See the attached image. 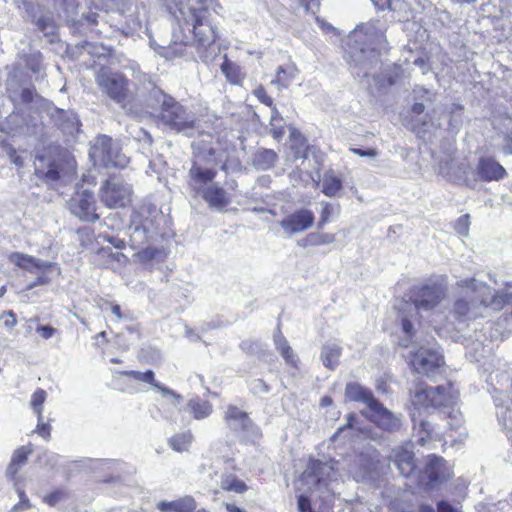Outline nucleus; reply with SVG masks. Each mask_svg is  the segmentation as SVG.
I'll return each instance as SVG.
<instances>
[{"label": "nucleus", "mask_w": 512, "mask_h": 512, "mask_svg": "<svg viewBox=\"0 0 512 512\" xmlns=\"http://www.w3.org/2000/svg\"><path fill=\"white\" fill-rule=\"evenodd\" d=\"M196 6L180 3L174 12L175 20L179 25L180 32L172 34V45L170 49L176 56L183 55L174 46H186L190 43V36L184 33L186 28L193 33V45L195 46L200 59L208 62L216 55L215 41L218 37L216 26L213 24L211 13H217L219 4L217 0H195Z\"/></svg>", "instance_id": "1"}, {"label": "nucleus", "mask_w": 512, "mask_h": 512, "mask_svg": "<svg viewBox=\"0 0 512 512\" xmlns=\"http://www.w3.org/2000/svg\"><path fill=\"white\" fill-rule=\"evenodd\" d=\"M387 28L385 21L377 19L358 25L349 34L345 57L355 77H369L379 65L380 56L388 52Z\"/></svg>", "instance_id": "2"}, {"label": "nucleus", "mask_w": 512, "mask_h": 512, "mask_svg": "<svg viewBox=\"0 0 512 512\" xmlns=\"http://www.w3.org/2000/svg\"><path fill=\"white\" fill-rule=\"evenodd\" d=\"M459 397L458 390L452 383L439 385L437 387H417L412 395V406L410 416L414 429L418 434V443L424 446L433 439V426L422 416V410L429 408H440L447 410L444 414L451 419L448 422L451 429H458L462 423V415L455 409Z\"/></svg>", "instance_id": "3"}, {"label": "nucleus", "mask_w": 512, "mask_h": 512, "mask_svg": "<svg viewBox=\"0 0 512 512\" xmlns=\"http://www.w3.org/2000/svg\"><path fill=\"white\" fill-rule=\"evenodd\" d=\"M165 224L164 214L154 204L144 203L132 212L128 228L130 245L138 250L136 256L141 262L165 257L164 250L154 246L164 237Z\"/></svg>", "instance_id": "4"}, {"label": "nucleus", "mask_w": 512, "mask_h": 512, "mask_svg": "<svg viewBox=\"0 0 512 512\" xmlns=\"http://www.w3.org/2000/svg\"><path fill=\"white\" fill-rule=\"evenodd\" d=\"M456 285L473 294L469 299L458 298L453 304V314L460 321L485 317L489 309L499 311L512 301V293L504 291L493 293L492 289L486 283L478 281L475 278L458 280Z\"/></svg>", "instance_id": "5"}, {"label": "nucleus", "mask_w": 512, "mask_h": 512, "mask_svg": "<svg viewBox=\"0 0 512 512\" xmlns=\"http://www.w3.org/2000/svg\"><path fill=\"white\" fill-rule=\"evenodd\" d=\"M146 101L147 106L154 110L159 123L165 128L181 132L193 127L195 121L193 114L160 88L153 87Z\"/></svg>", "instance_id": "6"}, {"label": "nucleus", "mask_w": 512, "mask_h": 512, "mask_svg": "<svg viewBox=\"0 0 512 512\" xmlns=\"http://www.w3.org/2000/svg\"><path fill=\"white\" fill-rule=\"evenodd\" d=\"M447 291V278L434 277L419 286H414L410 292V300L417 313L433 312L447 298Z\"/></svg>", "instance_id": "7"}, {"label": "nucleus", "mask_w": 512, "mask_h": 512, "mask_svg": "<svg viewBox=\"0 0 512 512\" xmlns=\"http://www.w3.org/2000/svg\"><path fill=\"white\" fill-rule=\"evenodd\" d=\"M89 156L95 166L124 168L129 159L121 152L119 144L106 135L99 136L91 146Z\"/></svg>", "instance_id": "8"}, {"label": "nucleus", "mask_w": 512, "mask_h": 512, "mask_svg": "<svg viewBox=\"0 0 512 512\" xmlns=\"http://www.w3.org/2000/svg\"><path fill=\"white\" fill-rule=\"evenodd\" d=\"M337 462H321L319 460L312 461L307 469L302 473L299 479L301 487L308 491L313 489L325 488L333 491L330 485L337 481L338 467Z\"/></svg>", "instance_id": "9"}, {"label": "nucleus", "mask_w": 512, "mask_h": 512, "mask_svg": "<svg viewBox=\"0 0 512 512\" xmlns=\"http://www.w3.org/2000/svg\"><path fill=\"white\" fill-rule=\"evenodd\" d=\"M95 82L103 94L123 109L126 108L131 96L128 89V80L121 73L113 72L108 68H101L96 73Z\"/></svg>", "instance_id": "10"}, {"label": "nucleus", "mask_w": 512, "mask_h": 512, "mask_svg": "<svg viewBox=\"0 0 512 512\" xmlns=\"http://www.w3.org/2000/svg\"><path fill=\"white\" fill-rule=\"evenodd\" d=\"M43 0H15L18 8L23 10L24 17L35 23L45 35L54 34L56 26L53 14L46 10Z\"/></svg>", "instance_id": "11"}, {"label": "nucleus", "mask_w": 512, "mask_h": 512, "mask_svg": "<svg viewBox=\"0 0 512 512\" xmlns=\"http://www.w3.org/2000/svg\"><path fill=\"white\" fill-rule=\"evenodd\" d=\"M132 188L118 177H110L100 188V199L109 208L125 207L131 201Z\"/></svg>", "instance_id": "12"}, {"label": "nucleus", "mask_w": 512, "mask_h": 512, "mask_svg": "<svg viewBox=\"0 0 512 512\" xmlns=\"http://www.w3.org/2000/svg\"><path fill=\"white\" fill-rule=\"evenodd\" d=\"M444 363L443 356L436 346H420L412 352L411 365L418 374L430 376Z\"/></svg>", "instance_id": "13"}, {"label": "nucleus", "mask_w": 512, "mask_h": 512, "mask_svg": "<svg viewBox=\"0 0 512 512\" xmlns=\"http://www.w3.org/2000/svg\"><path fill=\"white\" fill-rule=\"evenodd\" d=\"M69 208L71 213L82 221L95 222L99 219L94 195L87 190L76 192L69 201Z\"/></svg>", "instance_id": "14"}, {"label": "nucleus", "mask_w": 512, "mask_h": 512, "mask_svg": "<svg viewBox=\"0 0 512 512\" xmlns=\"http://www.w3.org/2000/svg\"><path fill=\"white\" fill-rule=\"evenodd\" d=\"M362 414L384 431L395 432L402 425L400 416L392 413L378 400L375 401V405H372L368 411H362Z\"/></svg>", "instance_id": "15"}, {"label": "nucleus", "mask_w": 512, "mask_h": 512, "mask_svg": "<svg viewBox=\"0 0 512 512\" xmlns=\"http://www.w3.org/2000/svg\"><path fill=\"white\" fill-rule=\"evenodd\" d=\"M314 220L315 216L311 210L301 208L284 217L279 225L288 236H292L309 229Z\"/></svg>", "instance_id": "16"}, {"label": "nucleus", "mask_w": 512, "mask_h": 512, "mask_svg": "<svg viewBox=\"0 0 512 512\" xmlns=\"http://www.w3.org/2000/svg\"><path fill=\"white\" fill-rule=\"evenodd\" d=\"M228 427L235 432H242L246 436H257L259 429L253 424L248 414L234 405H229L224 416Z\"/></svg>", "instance_id": "17"}, {"label": "nucleus", "mask_w": 512, "mask_h": 512, "mask_svg": "<svg viewBox=\"0 0 512 512\" xmlns=\"http://www.w3.org/2000/svg\"><path fill=\"white\" fill-rule=\"evenodd\" d=\"M376 461L369 454H359L347 464V472L357 482L375 478Z\"/></svg>", "instance_id": "18"}, {"label": "nucleus", "mask_w": 512, "mask_h": 512, "mask_svg": "<svg viewBox=\"0 0 512 512\" xmlns=\"http://www.w3.org/2000/svg\"><path fill=\"white\" fill-rule=\"evenodd\" d=\"M391 457L395 467L404 477L412 475L417 468L415 455L409 444L394 448Z\"/></svg>", "instance_id": "19"}, {"label": "nucleus", "mask_w": 512, "mask_h": 512, "mask_svg": "<svg viewBox=\"0 0 512 512\" xmlns=\"http://www.w3.org/2000/svg\"><path fill=\"white\" fill-rule=\"evenodd\" d=\"M34 166L36 176L51 186L56 185L61 179L60 166L50 157H36Z\"/></svg>", "instance_id": "20"}, {"label": "nucleus", "mask_w": 512, "mask_h": 512, "mask_svg": "<svg viewBox=\"0 0 512 512\" xmlns=\"http://www.w3.org/2000/svg\"><path fill=\"white\" fill-rule=\"evenodd\" d=\"M448 477L449 471L445 466V460L441 457L430 455L423 472V479L427 478L426 486L433 488Z\"/></svg>", "instance_id": "21"}, {"label": "nucleus", "mask_w": 512, "mask_h": 512, "mask_svg": "<svg viewBox=\"0 0 512 512\" xmlns=\"http://www.w3.org/2000/svg\"><path fill=\"white\" fill-rule=\"evenodd\" d=\"M217 171L213 168L204 167L197 162H193L189 170V186L196 192L200 193L206 184L213 181Z\"/></svg>", "instance_id": "22"}, {"label": "nucleus", "mask_w": 512, "mask_h": 512, "mask_svg": "<svg viewBox=\"0 0 512 512\" xmlns=\"http://www.w3.org/2000/svg\"><path fill=\"white\" fill-rule=\"evenodd\" d=\"M477 175L483 181H497L502 179L506 171L498 162L490 157H482L477 164Z\"/></svg>", "instance_id": "23"}, {"label": "nucleus", "mask_w": 512, "mask_h": 512, "mask_svg": "<svg viewBox=\"0 0 512 512\" xmlns=\"http://www.w3.org/2000/svg\"><path fill=\"white\" fill-rule=\"evenodd\" d=\"M197 502L191 495L167 501L161 500L156 504L160 512H194L197 508Z\"/></svg>", "instance_id": "24"}, {"label": "nucleus", "mask_w": 512, "mask_h": 512, "mask_svg": "<svg viewBox=\"0 0 512 512\" xmlns=\"http://www.w3.org/2000/svg\"><path fill=\"white\" fill-rule=\"evenodd\" d=\"M123 375L130 376L133 379L145 383L151 384L153 387L157 388L164 396H171L174 399H176L177 403H180L182 401V396L177 394L175 391L161 385L157 381H155L154 372L151 370H148L146 372H139V371H124L122 372Z\"/></svg>", "instance_id": "25"}, {"label": "nucleus", "mask_w": 512, "mask_h": 512, "mask_svg": "<svg viewBox=\"0 0 512 512\" xmlns=\"http://www.w3.org/2000/svg\"><path fill=\"white\" fill-rule=\"evenodd\" d=\"M199 194L202 195L203 199L208 203L210 207L216 209H223L229 203V198L226 191L217 184H212L204 188L200 191Z\"/></svg>", "instance_id": "26"}, {"label": "nucleus", "mask_w": 512, "mask_h": 512, "mask_svg": "<svg viewBox=\"0 0 512 512\" xmlns=\"http://www.w3.org/2000/svg\"><path fill=\"white\" fill-rule=\"evenodd\" d=\"M345 394L350 400L363 402L368 409L372 405H375V401L377 400L369 390L356 383L347 384Z\"/></svg>", "instance_id": "27"}, {"label": "nucleus", "mask_w": 512, "mask_h": 512, "mask_svg": "<svg viewBox=\"0 0 512 512\" xmlns=\"http://www.w3.org/2000/svg\"><path fill=\"white\" fill-rule=\"evenodd\" d=\"M185 411L192 415L194 419L202 420L211 415L213 408L207 400L192 398L187 402Z\"/></svg>", "instance_id": "28"}, {"label": "nucleus", "mask_w": 512, "mask_h": 512, "mask_svg": "<svg viewBox=\"0 0 512 512\" xmlns=\"http://www.w3.org/2000/svg\"><path fill=\"white\" fill-rule=\"evenodd\" d=\"M278 160L277 153L272 149L260 148L253 155V166L260 171L269 170Z\"/></svg>", "instance_id": "29"}, {"label": "nucleus", "mask_w": 512, "mask_h": 512, "mask_svg": "<svg viewBox=\"0 0 512 512\" xmlns=\"http://www.w3.org/2000/svg\"><path fill=\"white\" fill-rule=\"evenodd\" d=\"M297 68L294 65L279 66L271 85L276 86L279 91L290 86L297 75Z\"/></svg>", "instance_id": "30"}, {"label": "nucleus", "mask_w": 512, "mask_h": 512, "mask_svg": "<svg viewBox=\"0 0 512 512\" xmlns=\"http://www.w3.org/2000/svg\"><path fill=\"white\" fill-rule=\"evenodd\" d=\"M10 261L17 266L24 268V269H31V268H52L54 266L51 262L42 261L40 259L34 258L32 256H28L22 253H12L9 257Z\"/></svg>", "instance_id": "31"}, {"label": "nucleus", "mask_w": 512, "mask_h": 512, "mask_svg": "<svg viewBox=\"0 0 512 512\" xmlns=\"http://www.w3.org/2000/svg\"><path fill=\"white\" fill-rule=\"evenodd\" d=\"M341 353L342 347L338 344H325L321 351V360L323 365L330 370H334L339 364Z\"/></svg>", "instance_id": "32"}, {"label": "nucleus", "mask_w": 512, "mask_h": 512, "mask_svg": "<svg viewBox=\"0 0 512 512\" xmlns=\"http://www.w3.org/2000/svg\"><path fill=\"white\" fill-rule=\"evenodd\" d=\"M32 450L26 446H22L17 449L12 456L11 462L6 470V475L13 478L20 468L26 463L28 455L31 454Z\"/></svg>", "instance_id": "33"}, {"label": "nucleus", "mask_w": 512, "mask_h": 512, "mask_svg": "<svg viewBox=\"0 0 512 512\" xmlns=\"http://www.w3.org/2000/svg\"><path fill=\"white\" fill-rule=\"evenodd\" d=\"M274 343L276 349L285 359L286 363L292 366H296L297 357L293 352V349L290 347L286 338L282 335L281 331L278 329L277 333L274 335Z\"/></svg>", "instance_id": "34"}, {"label": "nucleus", "mask_w": 512, "mask_h": 512, "mask_svg": "<svg viewBox=\"0 0 512 512\" xmlns=\"http://www.w3.org/2000/svg\"><path fill=\"white\" fill-rule=\"evenodd\" d=\"M220 487L225 491L242 494L248 490L247 485L233 473H223L220 480Z\"/></svg>", "instance_id": "35"}, {"label": "nucleus", "mask_w": 512, "mask_h": 512, "mask_svg": "<svg viewBox=\"0 0 512 512\" xmlns=\"http://www.w3.org/2000/svg\"><path fill=\"white\" fill-rule=\"evenodd\" d=\"M335 240H336V236L334 234L322 233V232H312V233H309L302 240L301 245L303 247L328 245V244L334 243Z\"/></svg>", "instance_id": "36"}, {"label": "nucleus", "mask_w": 512, "mask_h": 512, "mask_svg": "<svg viewBox=\"0 0 512 512\" xmlns=\"http://www.w3.org/2000/svg\"><path fill=\"white\" fill-rule=\"evenodd\" d=\"M342 189V181L333 173H325L322 180V192L328 197H334Z\"/></svg>", "instance_id": "37"}, {"label": "nucleus", "mask_w": 512, "mask_h": 512, "mask_svg": "<svg viewBox=\"0 0 512 512\" xmlns=\"http://www.w3.org/2000/svg\"><path fill=\"white\" fill-rule=\"evenodd\" d=\"M221 71L231 84H240L243 79L240 67L228 60L227 57L221 64Z\"/></svg>", "instance_id": "38"}, {"label": "nucleus", "mask_w": 512, "mask_h": 512, "mask_svg": "<svg viewBox=\"0 0 512 512\" xmlns=\"http://www.w3.org/2000/svg\"><path fill=\"white\" fill-rule=\"evenodd\" d=\"M9 97L17 105L18 104L27 105V104L34 102L35 99L38 98L39 96L36 93L35 88L25 87V88L21 89L20 92L10 91Z\"/></svg>", "instance_id": "39"}, {"label": "nucleus", "mask_w": 512, "mask_h": 512, "mask_svg": "<svg viewBox=\"0 0 512 512\" xmlns=\"http://www.w3.org/2000/svg\"><path fill=\"white\" fill-rule=\"evenodd\" d=\"M389 9L397 14L398 21H408L413 17L412 7L406 0H393Z\"/></svg>", "instance_id": "40"}, {"label": "nucleus", "mask_w": 512, "mask_h": 512, "mask_svg": "<svg viewBox=\"0 0 512 512\" xmlns=\"http://www.w3.org/2000/svg\"><path fill=\"white\" fill-rule=\"evenodd\" d=\"M192 442V434L188 432L178 433L169 439L170 447L177 451H187Z\"/></svg>", "instance_id": "41"}, {"label": "nucleus", "mask_w": 512, "mask_h": 512, "mask_svg": "<svg viewBox=\"0 0 512 512\" xmlns=\"http://www.w3.org/2000/svg\"><path fill=\"white\" fill-rule=\"evenodd\" d=\"M497 407V416L500 424L507 430L512 431V401L509 405L503 406L495 399Z\"/></svg>", "instance_id": "42"}, {"label": "nucleus", "mask_w": 512, "mask_h": 512, "mask_svg": "<svg viewBox=\"0 0 512 512\" xmlns=\"http://www.w3.org/2000/svg\"><path fill=\"white\" fill-rule=\"evenodd\" d=\"M46 398L47 393L45 390L41 388L35 390V392L31 396L30 407L36 414L37 418H41V415H43V404L45 403Z\"/></svg>", "instance_id": "43"}, {"label": "nucleus", "mask_w": 512, "mask_h": 512, "mask_svg": "<svg viewBox=\"0 0 512 512\" xmlns=\"http://www.w3.org/2000/svg\"><path fill=\"white\" fill-rule=\"evenodd\" d=\"M462 110L463 107L460 104H452L449 108V121L448 126L451 131H458L462 124Z\"/></svg>", "instance_id": "44"}, {"label": "nucleus", "mask_w": 512, "mask_h": 512, "mask_svg": "<svg viewBox=\"0 0 512 512\" xmlns=\"http://www.w3.org/2000/svg\"><path fill=\"white\" fill-rule=\"evenodd\" d=\"M65 20L72 25L76 24L78 4L76 0H60Z\"/></svg>", "instance_id": "45"}, {"label": "nucleus", "mask_w": 512, "mask_h": 512, "mask_svg": "<svg viewBox=\"0 0 512 512\" xmlns=\"http://www.w3.org/2000/svg\"><path fill=\"white\" fill-rule=\"evenodd\" d=\"M322 211L320 214V219L318 221V229H322L330 220L331 218L338 214V207L334 206L327 202H322Z\"/></svg>", "instance_id": "46"}, {"label": "nucleus", "mask_w": 512, "mask_h": 512, "mask_svg": "<svg viewBox=\"0 0 512 512\" xmlns=\"http://www.w3.org/2000/svg\"><path fill=\"white\" fill-rule=\"evenodd\" d=\"M25 61L27 68L33 73H39L43 69L42 54L38 51L28 54Z\"/></svg>", "instance_id": "47"}, {"label": "nucleus", "mask_w": 512, "mask_h": 512, "mask_svg": "<svg viewBox=\"0 0 512 512\" xmlns=\"http://www.w3.org/2000/svg\"><path fill=\"white\" fill-rule=\"evenodd\" d=\"M419 512H436L431 506L422 505ZM437 512H457L447 501H440L437 504Z\"/></svg>", "instance_id": "48"}, {"label": "nucleus", "mask_w": 512, "mask_h": 512, "mask_svg": "<svg viewBox=\"0 0 512 512\" xmlns=\"http://www.w3.org/2000/svg\"><path fill=\"white\" fill-rule=\"evenodd\" d=\"M38 271L37 279L35 282L28 285V289H32L37 285H46L50 282V278L47 273L51 270V268L45 269L43 268H35Z\"/></svg>", "instance_id": "49"}, {"label": "nucleus", "mask_w": 512, "mask_h": 512, "mask_svg": "<svg viewBox=\"0 0 512 512\" xmlns=\"http://www.w3.org/2000/svg\"><path fill=\"white\" fill-rule=\"evenodd\" d=\"M66 497V493L64 490H56L52 493L46 495L43 501L49 506H56L61 500Z\"/></svg>", "instance_id": "50"}, {"label": "nucleus", "mask_w": 512, "mask_h": 512, "mask_svg": "<svg viewBox=\"0 0 512 512\" xmlns=\"http://www.w3.org/2000/svg\"><path fill=\"white\" fill-rule=\"evenodd\" d=\"M250 391L253 394L261 395L269 392V386L261 379H254L249 385Z\"/></svg>", "instance_id": "51"}, {"label": "nucleus", "mask_w": 512, "mask_h": 512, "mask_svg": "<svg viewBox=\"0 0 512 512\" xmlns=\"http://www.w3.org/2000/svg\"><path fill=\"white\" fill-rule=\"evenodd\" d=\"M240 347L248 354H256L261 350V343L253 340H244L241 342Z\"/></svg>", "instance_id": "52"}, {"label": "nucleus", "mask_w": 512, "mask_h": 512, "mask_svg": "<svg viewBox=\"0 0 512 512\" xmlns=\"http://www.w3.org/2000/svg\"><path fill=\"white\" fill-rule=\"evenodd\" d=\"M253 94L261 103L265 104L266 106L272 107L273 99L267 95L266 90L264 89L263 86H258L253 91Z\"/></svg>", "instance_id": "53"}, {"label": "nucleus", "mask_w": 512, "mask_h": 512, "mask_svg": "<svg viewBox=\"0 0 512 512\" xmlns=\"http://www.w3.org/2000/svg\"><path fill=\"white\" fill-rule=\"evenodd\" d=\"M455 230L462 236H466L469 231V215L461 216L455 223Z\"/></svg>", "instance_id": "54"}, {"label": "nucleus", "mask_w": 512, "mask_h": 512, "mask_svg": "<svg viewBox=\"0 0 512 512\" xmlns=\"http://www.w3.org/2000/svg\"><path fill=\"white\" fill-rule=\"evenodd\" d=\"M2 148L14 165L17 167H22L24 165L23 159L16 154V150L11 145H3Z\"/></svg>", "instance_id": "55"}, {"label": "nucleus", "mask_w": 512, "mask_h": 512, "mask_svg": "<svg viewBox=\"0 0 512 512\" xmlns=\"http://www.w3.org/2000/svg\"><path fill=\"white\" fill-rule=\"evenodd\" d=\"M17 493L19 496V503L14 505L13 510L16 512L28 509L31 507L30 501L28 497L26 496L25 492L21 489H17Z\"/></svg>", "instance_id": "56"}, {"label": "nucleus", "mask_w": 512, "mask_h": 512, "mask_svg": "<svg viewBox=\"0 0 512 512\" xmlns=\"http://www.w3.org/2000/svg\"><path fill=\"white\" fill-rule=\"evenodd\" d=\"M37 420L36 432L44 439H49L51 435V426L48 423L43 422V415H41V418H37Z\"/></svg>", "instance_id": "57"}, {"label": "nucleus", "mask_w": 512, "mask_h": 512, "mask_svg": "<svg viewBox=\"0 0 512 512\" xmlns=\"http://www.w3.org/2000/svg\"><path fill=\"white\" fill-rule=\"evenodd\" d=\"M297 508L299 512H313L310 499L304 494L298 496Z\"/></svg>", "instance_id": "58"}, {"label": "nucleus", "mask_w": 512, "mask_h": 512, "mask_svg": "<svg viewBox=\"0 0 512 512\" xmlns=\"http://www.w3.org/2000/svg\"><path fill=\"white\" fill-rule=\"evenodd\" d=\"M402 330L408 338H412L414 336V325L413 322L406 316H402L401 318Z\"/></svg>", "instance_id": "59"}, {"label": "nucleus", "mask_w": 512, "mask_h": 512, "mask_svg": "<svg viewBox=\"0 0 512 512\" xmlns=\"http://www.w3.org/2000/svg\"><path fill=\"white\" fill-rule=\"evenodd\" d=\"M97 17L98 15L96 13H88L87 15H82L81 19H76L75 27L83 26L84 22H86L88 25H95L97 24Z\"/></svg>", "instance_id": "60"}, {"label": "nucleus", "mask_w": 512, "mask_h": 512, "mask_svg": "<svg viewBox=\"0 0 512 512\" xmlns=\"http://www.w3.org/2000/svg\"><path fill=\"white\" fill-rule=\"evenodd\" d=\"M350 151L358 155L360 157H369V158H376L378 153L375 149L369 148V149H360V148H350Z\"/></svg>", "instance_id": "61"}, {"label": "nucleus", "mask_w": 512, "mask_h": 512, "mask_svg": "<svg viewBox=\"0 0 512 512\" xmlns=\"http://www.w3.org/2000/svg\"><path fill=\"white\" fill-rule=\"evenodd\" d=\"M37 333H39L44 339H50L56 333V329L49 325H39L36 328Z\"/></svg>", "instance_id": "62"}, {"label": "nucleus", "mask_w": 512, "mask_h": 512, "mask_svg": "<svg viewBox=\"0 0 512 512\" xmlns=\"http://www.w3.org/2000/svg\"><path fill=\"white\" fill-rule=\"evenodd\" d=\"M270 134L274 139L280 140L285 134L284 127L279 123H275V126H271Z\"/></svg>", "instance_id": "63"}, {"label": "nucleus", "mask_w": 512, "mask_h": 512, "mask_svg": "<svg viewBox=\"0 0 512 512\" xmlns=\"http://www.w3.org/2000/svg\"><path fill=\"white\" fill-rule=\"evenodd\" d=\"M68 115V112L62 110V109H58V108H54L53 109V112L51 113V116L52 118L54 119V121L56 122V124L60 125L61 124V121L62 119Z\"/></svg>", "instance_id": "64"}]
</instances>
